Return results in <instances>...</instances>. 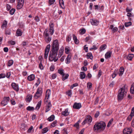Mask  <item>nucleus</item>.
Returning a JSON list of instances; mask_svg holds the SVG:
<instances>
[{
    "mask_svg": "<svg viewBox=\"0 0 134 134\" xmlns=\"http://www.w3.org/2000/svg\"><path fill=\"white\" fill-rule=\"evenodd\" d=\"M102 71L100 70H99L98 71V78L99 77H100V76H101V75L102 74Z\"/></svg>",
    "mask_w": 134,
    "mask_h": 134,
    "instance_id": "052dcab7",
    "label": "nucleus"
},
{
    "mask_svg": "<svg viewBox=\"0 0 134 134\" xmlns=\"http://www.w3.org/2000/svg\"><path fill=\"white\" fill-rule=\"evenodd\" d=\"M92 117L90 115H87L85 120L82 123V124L84 125L86 123L88 122L89 123H91L92 120Z\"/></svg>",
    "mask_w": 134,
    "mask_h": 134,
    "instance_id": "423d86ee",
    "label": "nucleus"
},
{
    "mask_svg": "<svg viewBox=\"0 0 134 134\" xmlns=\"http://www.w3.org/2000/svg\"><path fill=\"white\" fill-rule=\"evenodd\" d=\"M35 78V75L32 74L28 76L27 79L29 81H31L33 80Z\"/></svg>",
    "mask_w": 134,
    "mask_h": 134,
    "instance_id": "f3484780",
    "label": "nucleus"
},
{
    "mask_svg": "<svg viewBox=\"0 0 134 134\" xmlns=\"http://www.w3.org/2000/svg\"><path fill=\"white\" fill-rule=\"evenodd\" d=\"M82 107L81 104L80 103H74L73 106V108L75 109H79Z\"/></svg>",
    "mask_w": 134,
    "mask_h": 134,
    "instance_id": "9d476101",
    "label": "nucleus"
},
{
    "mask_svg": "<svg viewBox=\"0 0 134 134\" xmlns=\"http://www.w3.org/2000/svg\"><path fill=\"white\" fill-rule=\"evenodd\" d=\"M133 57V54H129L127 57V59L130 60H132V58Z\"/></svg>",
    "mask_w": 134,
    "mask_h": 134,
    "instance_id": "72a5a7b5",
    "label": "nucleus"
},
{
    "mask_svg": "<svg viewBox=\"0 0 134 134\" xmlns=\"http://www.w3.org/2000/svg\"><path fill=\"white\" fill-rule=\"evenodd\" d=\"M92 87V84L90 82H88L87 83V87L88 89L91 88Z\"/></svg>",
    "mask_w": 134,
    "mask_h": 134,
    "instance_id": "8fccbe9b",
    "label": "nucleus"
},
{
    "mask_svg": "<svg viewBox=\"0 0 134 134\" xmlns=\"http://www.w3.org/2000/svg\"><path fill=\"white\" fill-rule=\"evenodd\" d=\"M42 89L41 88H38L36 92L35 95L34 97L36 99H37L42 96Z\"/></svg>",
    "mask_w": 134,
    "mask_h": 134,
    "instance_id": "39448f33",
    "label": "nucleus"
},
{
    "mask_svg": "<svg viewBox=\"0 0 134 134\" xmlns=\"http://www.w3.org/2000/svg\"><path fill=\"white\" fill-rule=\"evenodd\" d=\"M98 67V65L97 64H94L93 66V70H96L97 67Z\"/></svg>",
    "mask_w": 134,
    "mask_h": 134,
    "instance_id": "4d7b16f0",
    "label": "nucleus"
},
{
    "mask_svg": "<svg viewBox=\"0 0 134 134\" xmlns=\"http://www.w3.org/2000/svg\"><path fill=\"white\" fill-rule=\"evenodd\" d=\"M41 104V101H39L37 104L35 109H39L40 107Z\"/></svg>",
    "mask_w": 134,
    "mask_h": 134,
    "instance_id": "c756f323",
    "label": "nucleus"
},
{
    "mask_svg": "<svg viewBox=\"0 0 134 134\" xmlns=\"http://www.w3.org/2000/svg\"><path fill=\"white\" fill-rule=\"evenodd\" d=\"M48 130V129L47 127H46L44 128L42 131V132L44 133L47 132Z\"/></svg>",
    "mask_w": 134,
    "mask_h": 134,
    "instance_id": "c03bdc74",
    "label": "nucleus"
},
{
    "mask_svg": "<svg viewBox=\"0 0 134 134\" xmlns=\"http://www.w3.org/2000/svg\"><path fill=\"white\" fill-rule=\"evenodd\" d=\"M50 47V45L49 44L47 46L46 48L44 54V58L45 59H47V58L48 54L49 52Z\"/></svg>",
    "mask_w": 134,
    "mask_h": 134,
    "instance_id": "0eeeda50",
    "label": "nucleus"
},
{
    "mask_svg": "<svg viewBox=\"0 0 134 134\" xmlns=\"http://www.w3.org/2000/svg\"><path fill=\"white\" fill-rule=\"evenodd\" d=\"M63 71V70L59 69L58 70V72L60 75H64Z\"/></svg>",
    "mask_w": 134,
    "mask_h": 134,
    "instance_id": "ea45409f",
    "label": "nucleus"
},
{
    "mask_svg": "<svg viewBox=\"0 0 134 134\" xmlns=\"http://www.w3.org/2000/svg\"><path fill=\"white\" fill-rule=\"evenodd\" d=\"M55 2V0H49V3L50 5L53 4Z\"/></svg>",
    "mask_w": 134,
    "mask_h": 134,
    "instance_id": "864d4df0",
    "label": "nucleus"
},
{
    "mask_svg": "<svg viewBox=\"0 0 134 134\" xmlns=\"http://www.w3.org/2000/svg\"><path fill=\"white\" fill-rule=\"evenodd\" d=\"M80 78L81 79H84L86 77V75L85 73L83 72H80Z\"/></svg>",
    "mask_w": 134,
    "mask_h": 134,
    "instance_id": "a878e982",
    "label": "nucleus"
},
{
    "mask_svg": "<svg viewBox=\"0 0 134 134\" xmlns=\"http://www.w3.org/2000/svg\"><path fill=\"white\" fill-rule=\"evenodd\" d=\"M16 35L17 36H21L22 34V32L21 29H18L16 32Z\"/></svg>",
    "mask_w": 134,
    "mask_h": 134,
    "instance_id": "6ab92c4d",
    "label": "nucleus"
},
{
    "mask_svg": "<svg viewBox=\"0 0 134 134\" xmlns=\"http://www.w3.org/2000/svg\"><path fill=\"white\" fill-rule=\"evenodd\" d=\"M91 22L92 25H97L99 23V21L95 19H92Z\"/></svg>",
    "mask_w": 134,
    "mask_h": 134,
    "instance_id": "f8f14e48",
    "label": "nucleus"
},
{
    "mask_svg": "<svg viewBox=\"0 0 134 134\" xmlns=\"http://www.w3.org/2000/svg\"><path fill=\"white\" fill-rule=\"evenodd\" d=\"M10 30H7L5 31V34H6L10 35Z\"/></svg>",
    "mask_w": 134,
    "mask_h": 134,
    "instance_id": "338daca9",
    "label": "nucleus"
},
{
    "mask_svg": "<svg viewBox=\"0 0 134 134\" xmlns=\"http://www.w3.org/2000/svg\"><path fill=\"white\" fill-rule=\"evenodd\" d=\"M65 52L66 54H68L69 53V47H66L65 48Z\"/></svg>",
    "mask_w": 134,
    "mask_h": 134,
    "instance_id": "49530a36",
    "label": "nucleus"
},
{
    "mask_svg": "<svg viewBox=\"0 0 134 134\" xmlns=\"http://www.w3.org/2000/svg\"><path fill=\"white\" fill-rule=\"evenodd\" d=\"M32 96L31 95H28L27 96L26 101L28 102H30L32 99Z\"/></svg>",
    "mask_w": 134,
    "mask_h": 134,
    "instance_id": "393cba45",
    "label": "nucleus"
},
{
    "mask_svg": "<svg viewBox=\"0 0 134 134\" xmlns=\"http://www.w3.org/2000/svg\"><path fill=\"white\" fill-rule=\"evenodd\" d=\"M127 91V90L126 87V86L124 85L119 90L118 97L119 100H122L124 97L126 95Z\"/></svg>",
    "mask_w": 134,
    "mask_h": 134,
    "instance_id": "7ed1b4c3",
    "label": "nucleus"
},
{
    "mask_svg": "<svg viewBox=\"0 0 134 134\" xmlns=\"http://www.w3.org/2000/svg\"><path fill=\"white\" fill-rule=\"evenodd\" d=\"M130 92L132 94H134V82L132 84L130 88Z\"/></svg>",
    "mask_w": 134,
    "mask_h": 134,
    "instance_id": "7c9ffc66",
    "label": "nucleus"
},
{
    "mask_svg": "<svg viewBox=\"0 0 134 134\" xmlns=\"http://www.w3.org/2000/svg\"><path fill=\"white\" fill-rule=\"evenodd\" d=\"M118 30V28L116 27H115L113 29V33L117 31Z\"/></svg>",
    "mask_w": 134,
    "mask_h": 134,
    "instance_id": "680f3d73",
    "label": "nucleus"
},
{
    "mask_svg": "<svg viewBox=\"0 0 134 134\" xmlns=\"http://www.w3.org/2000/svg\"><path fill=\"white\" fill-rule=\"evenodd\" d=\"M51 92L50 90H48L46 92V95L45 99H48L49 98L51 95Z\"/></svg>",
    "mask_w": 134,
    "mask_h": 134,
    "instance_id": "2eb2a0df",
    "label": "nucleus"
},
{
    "mask_svg": "<svg viewBox=\"0 0 134 134\" xmlns=\"http://www.w3.org/2000/svg\"><path fill=\"white\" fill-rule=\"evenodd\" d=\"M100 114L99 111H97L96 112V113L95 115V118H97L98 117Z\"/></svg>",
    "mask_w": 134,
    "mask_h": 134,
    "instance_id": "603ef678",
    "label": "nucleus"
},
{
    "mask_svg": "<svg viewBox=\"0 0 134 134\" xmlns=\"http://www.w3.org/2000/svg\"><path fill=\"white\" fill-rule=\"evenodd\" d=\"M57 77V75L55 74H52V75L51 77L52 79H55Z\"/></svg>",
    "mask_w": 134,
    "mask_h": 134,
    "instance_id": "774afa93",
    "label": "nucleus"
},
{
    "mask_svg": "<svg viewBox=\"0 0 134 134\" xmlns=\"http://www.w3.org/2000/svg\"><path fill=\"white\" fill-rule=\"evenodd\" d=\"M124 71V68L123 67H121L120 68L119 72V76H121L123 74Z\"/></svg>",
    "mask_w": 134,
    "mask_h": 134,
    "instance_id": "aec40b11",
    "label": "nucleus"
},
{
    "mask_svg": "<svg viewBox=\"0 0 134 134\" xmlns=\"http://www.w3.org/2000/svg\"><path fill=\"white\" fill-rule=\"evenodd\" d=\"M15 11V9H14L12 8L9 12L10 13L11 15H13Z\"/></svg>",
    "mask_w": 134,
    "mask_h": 134,
    "instance_id": "de8ad7c7",
    "label": "nucleus"
},
{
    "mask_svg": "<svg viewBox=\"0 0 134 134\" xmlns=\"http://www.w3.org/2000/svg\"><path fill=\"white\" fill-rule=\"evenodd\" d=\"M106 47L107 46L105 44H104L101 46L100 48V51H101L102 50H104L106 48Z\"/></svg>",
    "mask_w": 134,
    "mask_h": 134,
    "instance_id": "473e14b6",
    "label": "nucleus"
},
{
    "mask_svg": "<svg viewBox=\"0 0 134 134\" xmlns=\"http://www.w3.org/2000/svg\"><path fill=\"white\" fill-rule=\"evenodd\" d=\"M13 61L12 60H9L8 62V66H11L13 64Z\"/></svg>",
    "mask_w": 134,
    "mask_h": 134,
    "instance_id": "58836bf2",
    "label": "nucleus"
},
{
    "mask_svg": "<svg viewBox=\"0 0 134 134\" xmlns=\"http://www.w3.org/2000/svg\"><path fill=\"white\" fill-rule=\"evenodd\" d=\"M35 20L36 22H39L40 21V19L38 16H36L35 18Z\"/></svg>",
    "mask_w": 134,
    "mask_h": 134,
    "instance_id": "6e6d98bb",
    "label": "nucleus"
},
{
    "mask_svg": "<svg viewBox=\"0 0 134 134\" xmlns=\"http://www.w3.org/2000/svg\"><path fill=\"white\" fill-rule=\"evenodd\" d=\"M86 56L91 59H92L93 58L92 54L91 53H87L86 55Z\"/></svg>",
    "mask_w": 134,
    "mask_h": 134,
    "instance_id": "f704fd0d",
    "label": "nucleus"
},
{
    "mask_svg": "<svg viewBox=\"0 0 134 134\" xmlns=\"http://www.w3.org/2000/svg\"><path fill=\"white\" fill-rule=\"evenodd\" d=\"M55 116L54 115H51L48 118L47 120L49 121H53L54 119Z\"/></svg>",
    "mask_w": 134,
    "mask_h": 134,
    "instance_id": "b1692460",
    "label": "nucleus"
},
{
    "mask_svg": "<svg viewBox=\"0 0 134 134\" xmlns=\"http://www.w3.org/2000/svg\"><path fill=\"white\" fill-rule=\"evenodd\" d=\"M51 106V103L50 102H48V104L47 105L46 107V108L45 112H47L50 110V108Z\"/></svg>",
    "mask_w": 134,
    "mask_h": 134,
    "instance_id": "a211bd4d",
    "label": "nucleus"
},
{
    "mask_svg": "<svg viewBox=\"0 0 134 134\" xmlns=\"http://www.w3.org/2000/svg\"><path fill=\"white\" fill-rule=\"evenodd\" d=\"M7 22L6 20H4L3 21L2 25L1 26V28L2 29H4L7 26Z\"/></svg>",
    "mask_w": 134,
    "mask_h": 134,
    "instance_id": "5701e85b",
    "label": "nucleus"
},
{
    "mask_svg": "<svg viewBox=\"0 0 134 134\" xmlns=\"http://www.w3.org/2000/svg\"><path fill=\"white\" fill-rule=\"evenodd\" d=\"M49 27L50 28L52 29H54L53 27H54V24L53 23H50L49 24Z\"/></svg>",
    "mask_w": 134,
    "mask_h": 134,
    "instance_id": "bf43d9fd",
    "label": "nucleus"
},
{
    "mask_svg": "<svg viewBox=\"0 0 134 134\" xmlns=\"http://www.w3.org/2000/svg\"><path fill=\"white\" fill-rule=\"evenodd\" d=\"M59 3L61 7L63 9L64 8V2L63 0H59Z\"/></svg>",
    "mask_w": 134,
    "mask_h": 134,
    "instance_id": "bb28decb",
    "label": "nucleus"
},
{
    "mask_svg": "<svg viewBox=\"0 0 134 134\" xmlns=\"http://www.w3.org/2000/svg\"><path fill=\"white\" fill-rule=\"evenodd\" d=\"M50 69L51 71H53L54 69V66L53 65H52L50 67Z\"/></svg>",
    "mask_w": 134,
    "mask_h": 134,
    "instance_id": "e2e57ef3",
    "label": "nucleus"
},
{
    "mask_svg": "<svg viewBox=\"0 0 134 134\" xmlns=\"http://www.w3.org/2000/svg\"><path fill=\"white\" fill-rule=\"evenodd\" d=\"M63 48H62V47L61 48L59 51V53L58 54V56L59 57H60L63 54Z\"/></svg>",
    "mask_w": 134,
    "mask_h": 134,
    "instance_id": "412c9836",
    "label": "nucleus"
},
{
    "mask_svg": "<svg viewBox=\"0 0 134 134\" xmlns=\"http://www.w3.org/2000/svg\"><path fill=\"white\" fill-rule=\"evenodd\" d=\"M118 73V70H115L114 72L112 74V76L113 78H114L116 76Z\"/></svg>",
    "mask_w": 134,
    "mask_h": 134,
    "instance_id": "c9c22d12",
    "label": "nucleus"
},
{
    "mask_svg": "<svg viewBox=\"0 0 134 134\" xmlns=\"http://www.w3.org/2000/svg\"><path fill=\"white\" fill-rule=\"evenodd\" d=\"M52 50L50 52L49 55V60L51 61H57L58 57L57 56L59 49L58 41L57 40H54L51 45Z\"/></svg>",
    "mask_w": 134,
    "mask_h": 134,
    "instance_id": "f257e3e1",
    "label": "nucleus"
},
{
    "mask_svg": "<svg viewBox=\"0 0 134 134\" xmlns=\"http://www.w3.org/2000/svg\"><path fill=\"white\" fill-rule=\"evenodd\" d=\"M9 100L10 98L9 97H4L3 98V100L1 102V103L3 106H5L7 104L8 102L9 101Z\"/></svg>",
    "mask_w": 134,
    "mask_h": 134,
    "instance_id": "6e6552de",
    "label": "nucleus"
},
{
    "mask_svg": "<svg viewBox=\"0 0 134 134\" xmlns=\"http://www.w3.org/2000/svg\"><path fill=\"white\" fill-rule=\"evenodd\" d=\"M132 132V130L130 128H126L123 130L124 134H130Z\"/></svg>",
    "mask_w": 134,
    "mask_h": 134,
    "instance_id": "9b49d317",
    "label": "nucleus"
},
{
    "mask_svg": "<svg viewBox=\"0 0 134 134\" xmlns=\"http://www.w3.org/2000/svg\"><path fill=\"white\" fill-rule=\"evenodd\" d=\"M12 88L15 90L17 91H19L18 86L15 83H13L12 84Z\"/></svg>",
    "mask_w": 134,
    "mask_h": 134,
    "instance_id": "ddd939ff",
    "label": "nucleus"
},
{
    "mask_svg": "<svg viewBox=\"0 0 134 134\" xmlns=\"http://www.w3.org/2000/svg\"><path fill=\"white\" fill-rule=\"evenodd\" d=\"M66 93L69 96L71 97L72 94L71 90H69L67 92H66Z\"/></svg>",
    "mask_w": 134,
    "mask_h": 134,
    "instance_id": "a18cd8bd",
    "label": "nucleus"
},
{
    "mask_svg": "<svg viewBox=\"0 0 134 134\" xmlns=\"http://www.w3.org/2000/svg\"><path fill=\"white\" fill-rule=\"evenodd\" d=\"M5 76V75L4 74H0V79L4 78Z\"/></svg>",
    "mask_w": 134,
    "mask_h": 134,
    "instance_id": "13d9d810",
    "label": "nucleus"
},
{
    "mask_svg": "<svg viewBox=\"0 0 134 134\" xmlns=\"http://www.w3.org/2000/svg\"><path fill=\"white\" fill-rule=\"evenodd\" d=\"M71 34H70L69 35L67 36V38H66V40L68 42L70 41L71 40Z\"/></svg>",
    "mask_w": 134,
    "mask_h": 134,
    "instance_id": "79ce46f5",
    "label": "nucleus"
},
{
    "mask_svg": "<svg viewBox=\"0 0 134 134\" xmlns=\"http://www.w3.org/2000/svg\"><path fill=\"white\" fill-rule=\"evenodd\" d=\"M130 115L131 116H134V107L132 108L131 112Z\"/></svg>",
    "mask_w": 134,
    "mask_h": 134,
    "instance_id": "5fc2aeb1",
    "label": "nucleus"
},
{
    "mask_svg": "<svg viewBox=\"0 0 134 134\" xmlns=\"http://www.w3.org/2000/svg\"><path fill=\"white\" fill-rule=\"evenodd\" d=\"M86 32V30L85 29H81L80 31V34L82 35L85 33Z\"/></svg>",
    "mask_w": 134,
    "mask_h": 134,
    "instance_id": "4c0bfd02",
    "label": "nucleus"
},
{
    "mask_svg": "<svg viewBox=\"0 0 134 134\" xmlns=\"http://www.w3.org/2000/svg\"><path fill=\"white\" fill-rule=\"evenodd\" d=\"M69 75L68 74H66L65 76H64V75H63L62 76V80L63 81H64L66 79H67L69 76Z\"/></svg>",
    "mask_w": 134,
    "mask_h": 134,
    "instance_id": "e433bc0d",
    "label": "nucleus"
},
{
    "mask_svg": "<svg viewBox=\"0 0 134 134\" xmlns=\"http://www.w3.org/2000/svg\"><path fill=\"white\" fill-rule=\"evenodd\" d=\"M80 122V120H79L76 123H75L74 125V126L76 127L77 129L79 128V124Z\"/></svg>",
    "mask_w": 134,
    "mask_h": 134,
    "instance_id": "2f4dec72",
    "label": "nucleus"
},
{
    "mask_svg": "<svg viewBox=\"0 0 134 134\" xmlns=\"http://www.w3.org/2000/svg\"><path fill=\"white\" fill-rule=\"evenodd\" d=\"M47 29H45L43 33V36L45 41L47 43H49L51 40V37L49 36V34L47 32Z\"/></svg>",
    "mask_w": 134,
    "mask_h": 134,
    "instance_id": "20e7f679",
    "label": "nucleus"
},
{
    "mask_svg": "<svg viewBox=\"0 0 134 134\" xmlns=\"http://www.w3.org/2000/svg\"><path fill=\"white\" fill-rule=\"evenodd\" d=\"M71 57L70 55H68L66 60V63L67 64L70 63V61Z\"/></svg>",
    "mask_w": 134,
    "mask_h": 134,
    "instance_id": "c85d7f7f",
    "label": "nucleus"
},
{
    "mask_svg": "<svg viewBox=\"0 0 134 134\" xmlns=\"http://www.w3.org/2000/svg\"><path fill=\"white\" fill-rule=\"evenodd\" d=\"M106 124L104 122L101 121L99 122H97L94 125L93 130L94 131H103L105 129Z\"/></svg>",
    "mask_w": 134,
    "mask_h": 134,
    "instance_id": "f03ea898",
    "label": "nucleus"
},
{
    "mask_svg": "<svg viewBox=\"0 0 134 134\" xmlns=\"http://www.w3.org/2000/svg\"><path fill=\"white\" fill-rule=\"evenodd\" d=\"M99 101V97H97L95 101L94 102V105L97 104L98 103Z\"/></svg>",
    "mask_w": 134,
    "mask_h": 134,
    "instance_id": "09e8293b",
    "label": "nucleus"
},
{
    "mask_svg": "<svg viewBox=\"0 0 134 134\" xmlns=\"http://www.w3.org/2000/svg\"><path fill=\"white\" fill-rule=\"evenodd\" d=\"M47 32L48 33L49 35L50 34L51 35H53L54 32V29H49L48 30Z\"/></svg>",
    "mask_w": 134,
    "mask_h": 134,
    "instance_id": "cd10ccee",
    "label": "nucleus"
},
{
    "mask_svg": "<svg viewBox=\"0 0 134 134\" xmlns=\"http://www.w3.org/2000/svg\"><path fill=\"white\" fill-rule=\"evenodd\" d=\"M111 52L109 51L107 52L105 54V57L106 58L108 59L110 58L111 56Z\"/></svg>",
    "mask_w": 134,
    "mask_h": 134,
    "instance_id": "4be33fe9",
    "label": "nucleus"
},
{
    "mask_svg": "<svg viewBox=\"0 0 134 134\" xmlns=\"http://www.w3.org/2000/svg\"><path fill=\"white\" fill-rule=\"evenodd\" d=\"M69 114V112H68V109H66L64 111H63L62 113V114L65 116H68Z\"/></svg>",
    "mask_w": 134,
    "mask_h": 134,
    "instance_id": "4468645a",
    "label": "nucleus"
},
{
    "mask_svg": "<svg viewBox=\"0 0 134 134\" xmlns=\"http://www.w3.org/2000/svg\"><path fill=\"white\" fill-rule=\"evenodd\" d=\"M33 127L32 126H31L28 129L27 132L28 133H30L31 131L32 130Z\"/></svg>",
    "mask_w": 134,
    "mask_h": 134,
    "instance_id": "69168bd1",
    "label": "nucleus"
},
{
    "mask_svg": "<svg viewBox=\"0 0 134 134\" xmlns=\"http://www.w3.org/2000/svg\"><path fill=\"white\" fill-rule=\"evenodd\" d=\"M72 37L74 43L76 44L79 43V40L77 39L76 36L74 34L72 35Z\"/></svg>",
    "mask_w": 134,
    "mask_h": 134,
    "instance_id": "dca6fc26",
    "label": "nucleus"
},
{
    "mask_svg": "<svg viewBox=\"0 0 134 134\" xmlns=\"http://www.w3.org/2000/svg\"><path fill=\"white\" fill-rule=\"evenodd\" d=\"M113 119H111L110 120V121L108 122V124L107 125V126L108 127H109L110 126V125H111V124L112 123V122L113 121Z\"/></svg>",
    "mask_w": 134,
    "mask_h": 134,
    "instance_id": "3c124183",
    "label": "nucleus"
},
{
    "mask_svg": "<svg viewBox=\"0 0 134 134\" xmlns=\"http://www.w3.org/2000/svg\"><path fill=\"white\" fill-rule=\"evenodd\" d=\"M27 110L29 111H33L34 110V108L33 107H31L30 106L27 107L26 108Z\"/></svg>",
    "mask_w": 134,
    "mask_h": 134,
    "instance_id": "a19ab883",
    "label": "nucleus"
},
{
    "mask_svg": "<svg viewBox=\"0 0 134 134\" xmlns=\"http://www.w3.org/2000/svg\"><path fill=\"white\" fill-rule=\"evenodd\" d=\"M24 2V0H18L17 8L18 9H20L23 7Z\"/></svg>",
    "mask_w": 134,
    "mask_h": 134,
    "instance_id": "1a4fd4ad",
    "label": "nucleus"
},
{
    "mask_svg": "<svg viewBox=\"0 0 134 134\" xmlns=\"http://www.w3.org/2000/svg\"><path fill=\"white\" fill-rule=\"evenodd\" d=\"M132 24L131 22L130 21L126 23L125 24V27H128L131 25Z\"/></svg>",
    "mask_w": 134,
    "mask_h": 134,
    "instance_id": "37998d69",
    "label": "nucleus"
},
{
    "mask_svg": "<svg viewBox=\"0 0 134 134\" xmlns=\"http://www.w3.org/2000/svg\"><path fill=\"white\" fill-rule=\"evenodd\" d=\"M39 67L41 69H43V66L42 65L41 62L39 65Z\"/></svg>",
    "mask_w": 134,
    "mask_h": 134,
    "instance_id": "0e129e2a",
    "label": "nucleus"
}]
</instances>
